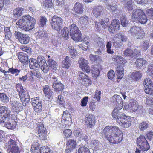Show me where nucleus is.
Segmentation results:
<instances>
[{
    "label": "nucleus",
    "mask_w": 153,
    "mask_h": 153,
    "mask_svg": "<svg viewBox=\"0 0 153 153\" xmlns=\"http://www.w3.org/2000/svg\"><path fill=\"white\" fill-rule=\"evenodd\" d=\"M117 123L123 128H128L131 124V119L130 117L127 116L125 114H123L121 116L118 117Z\"/></svg>",
    "instance_id": "4"
},
{
    "label": "nucleus",
    "mask_w": 153,
    "mask_h": 153,
    "mask_svg": "<svg viewBox=\"0 0 153 153\" xmlns=\"http://www.w3.org/2000/svg\"><path fill=\"white\" fill-rule=\"evenodd\" d=\"M83 9L82 4L76 2L73 8V14L76 15L78 14H81L83 13Z\"/></svg>",
    "instance_id": "22"
},
{
    "label": "nucleus",
    "mask_w": 153,
    "mask_h": 153,
    "mask_svg": "<svg viewBox=\"0 0 153 153\" xmlns=\"http://www.w3.org/2000/svg\"><path fill=\"white\" fill-rule=\"evenodd\" d=\"M62 32V35L64 39L65 40H67L69 36L68 28L66 27L64 28Z\"/></svg>",
    "instance_id": "48"
},
{
    "label": "nucleus",
    "mask_w": 153,
    "mask_h": 153,
    "mask_svg": "<svg viewBox=\"0 0 153 153\" xmlns=\"http://www.w3.org/2000/svg\"><path fill=\"white\" fill-rule=\"evenodd\" d=\"M80 67L82 70L87 73L90 72V67L88 65V62L83 58H80L78 61Z\"/></svg>",
    "instance_id": "15"
},
{
    "label": "nucleus",
    "mask_w": 153,
    "mask_h": 153,
    "mask_svg": "<svg viewBox=\"0 0 153 153\" xmlns=\"http://www.w3.org/2000/svg\"><path fill=\"white\" fill-rule=\"evenodd\" d=\"M52 87L54 89L55 91L57 93L61 92L64 89V85L61 82L58 83L56 85L55 84L53 85Z\"/></svg>",
    "instance_id": "33"
},
{
    "label": "nucleus",
    "mask_w": 153,
    "mask_h": 153,
    "mask_svg": "<svg viewBox=\"0 0 153 153\" xmlns=\"http://www.w3.org/2000/svg\"><path fill=\"white\" fill-rule=\"evenodd\" d=\"M143 12V10L140 9H136L134 10L132 13V19L134 20L137 21Z\"/></svg>",
    "instance_id": "25"
},
{
    "label": "nucleus",
    "mask_w": 153,
    "mask_h": 153,
    "mask_svg": "<svg viewBox=\"0 0 153 153\" xmlns=\"http://www.w3.org/2000/svg\"><path fill=\"white\" fill-rule=\"evenodd\" d=\"M18 58L20 62L24 65L27 64L29 62L28 56L25 53H21L18 56Z\"/></svg>",
    "instance_id": "24"
},
{
    "label": "nucleus",
    "mask_w": 153,
    "mask_h": 153,
    "mask_svg": "<svg viewBox=\"0 0 153 153\" xmlns=\"http://www.w3.org/2000/svg\"><path fill=\"white\" fill-rule=\"evenodd\" d=\"M70 33L71 37L74 41L81 40L80 36L81 34L76 24H73L71 25Z\"/></svg>",
    "instance_id": "7"
},
{
    "label": "nucleus",
    "mask_w": 153,
    "mask_h": 153,
    "mask_svg": "<svg viewBox=\"0 0 153 153\" xmlns=\"http://www.w3.org/2000/svg\"><path fill=\"white\" fill-rule=\"evenodd\" d=\"M76 153H77L76 152ZM78 153H90L89 149L86 147L82 146L79 148L78 152Z\"/></svg>",
    "instance_id": "57"
},
{
    "label": "nucleus",
    "mask_w": 153,
    "mask_h": 153,
    "mask_svg": "<svg viewBox=\"0 0 153 153\" xmlns=\"http://www.w3.org/2000/svg\"><path fill=\"white\" fill-rule=\"evenodd\" d=\"M106 8L113 14H116L119 11L117 5L114 3H108L106 4Z\"/></svg>",
    "instance_id": "21"
},
{
    "label": "nucleus",
    "mask_w": 153,
    "mask_h": 153,
    "mask_svg": "<svg viewBox=\"0 0 153 153\" xmlns=\"http://www.w3.org/2000/svg\"><path fill=\"white\" fill-rule=\"evenodd\" d=\"M114 103L116 104L118 107L122 108L123 106V100L121 97L118 95H114L112 97Z\"/></svg>",
    "instance_id": "23"
},
{
    "label": "nucleus",
    "mask_w": 153,
    "mask_h": 153,
    "mask_svg": "<svg viewBox=\"0 0 153 153\" xmlns=\"http://www.w3.org/2000/svg\"><path fill=\"white\" fill-rule=\"evenodd\" d=\"M122 108L120 107H116L115 108L112 113V116L113 118L117 120L118 118V117L120 116H121V115L123 114H124L123 113L120 114V111L122 109Z\"/></svg>",
    "instance_id": "26"
},
{
    "label": "nucleus",
    "mask_w": 153,
    "mask_h": 153,
    "mask_svg": "<svg viewBox=\"0 0 153 153\" xmlns=\"http://www.w3.org/2000/svg\"><path fill=\"white\" fill-rule=\"evenodd\" d=\"M138 102L136 100L131 99L130 100V103H129V110L131 111H132L135 112L137 110L139 111L140 113L142 112L141 110L142 107L140 106L138 107Z\"/></svg>",
    "instance_id": "17"
},
{
    "label": "nucleus",
    "mask_w": 153,
    "mask_h": 153,
    "mask_svg": "<svg viewBox=\"0 0 153 153\" xmlns=\"http://www.w3.org/2000/svg\"><path fill=\"white\" fill-rule=\"evenodd\" d=\"M120 21L121 25L123 27H126L128 24V20L126 16H121L120 18Z\"/></svg>",
    "instance_id": "49"
},
{
    "label": "nucleus",
    "mask_w": 153,
    "mask_h": 153,
    "mask_svg": "<svg viewBox=\"0 0 153 153\" xmlns=\"http://www.w3.org/2000/svg\"><path fill=\"white\" fill-rule=\"evenodd\" d=\"M8 144L11 149V151L12 153H20L19 149L14 140L10 139Z\"/></svg>",
    "instance_id": "19"
},
{
    "label": "nucleus",
    "mask_w": 153,
    "mask_h": 153,
    "mask_svg": "<svg viewBox=\"0 0 153 153\" xmlns=\"http://www.w3.org/2000/svg\"><path fill=\"white\" fill-rule=\"evenodd\" d=\"M9 101L8 97L4 93H0V102L4 103H7Z\"/></svg>",
    "instance_id": "45"
},
{
    "label": "nucleus",
    "mask_w": 153,
    "mask_h": 153,
    "mask_svg": "<svg viewBox=\"0 0 153 153\" xmlns=\"http://www.w3.org/2000/svg\"><path fill=\"white\" fill-rule=\"evenodd\" d=\"M29 40L30 37L27 34H23L19 41L21 44H27L29 43Z\"/></svg>",
    "instance_id": "44"
},
{
    "label": "nucleus",
    "mask_w": 153,
    "mask_h": 153,
    "mask_svg": "<svg viewBox=\"0 0 153 153\" xmlns=\"http://www.w3.org/2000/svg\"><path fill=\"white\" fill-rule=\"evenodd\" d=\"M146 60H144L143 58H138L136 62V65L137 67L140 68L142 66H145L147 64Z\"/></svg>",
    "instance_id": "36"
},
{
    "label": "nucleus",
    "mask_w": 153,
    "mask_h": 153,
    "mask_svg": "<svg viewBox=\"0 0 153 153\" xmlns=\"http://www.w3.org/2000/svg\"><path fill=\"white\" fill-rule=\"evenodd\" d=\"M121 133V131L116 126H106L103 129L105 137L110 143L113 144L117 143L122 141Z\"/></svg>",
    "instance_id": "1"
},
{
    "label": "nucleus",
    "mask_w": 153,
    "mask_h": 153,
    "mask_svg": "<svg viewBox=\"0 0 153 153\" xmlns=\"http://www.w3.org/2000/svg\"><path fill=\"white\" fill-rule=\"evenodd\" d=\"M20 70H18L16 68H10L9 69L8 73L10 72L13 74H14L16 76L18 75L19 73L20 72Z\"/></svg>",
    "instance_id": "60"
},
{
    "label": "nucleus",
    "mask_w": 153,
    "mask_h": 153,
    "mask_svg": "<svg viewBox=\"0 0 153 153\" xmlns=\"http://www.w3.org/2000/svg\"><path fill=\"white\" fill-rule=\"evenodd\" d=\"M39 145L37 142H34L31 145V152L32 153H39Z\"/></svg>",
    "instance_id": "34"
},
{
    "label": "nucleus",
    "mask_w": 153,
    "mask_h": 153,
    "mask_svg": "<svg viewBox=\"0 0 153 153\" xmlns=\"http://www.w3.org/2000/svg\"><path fill=\"white\" fill-rule=\"evenodd\" d=\"M94 41L97 43L98 46L100 48L95 52V54L101 55L102 53V50L103 47H105L103 39L101 38L98 37L94 39Z\"/></svg>",
    "instance_id": "18"
},
{
    "label": "nucleus",
    "mask_w": 153,
    "mask_h": 153,
    "mask_svg": "<svg viewBox=\"0 0 153 153\" xmlns=\"http://www.w3.org/2000/svg\"><path fill=\"white\" fill-rule=\"evenodd\" d=\"M120 27V24L119 20L115 19L111 22L108 30L111 33H114L115 31H117L119 30Z\"/></svg>",
    "instance_id": "13"
},
{
    "label": "nucleus",
    "mask_w": 153,
    "mask_h": 153,
    "mask_svg": "<svg viewBox=\"0 0 153 153\" xmlns=\"http://www.w3.org/2000/svg\"><path fill=\"white\" fill-rule=\"evenodd\" d=\"M137 143L138 148L141 150L147 151L150 148L148 142L143 135H140L137 139Z\"/></svg>",
    "instance_id": "6"
},
{
    "label": "nucleus",
    "mask_w": 153,
    "mask_h": 153,
    "mask_svg": "<svg viewBox=\"0 0 153 153\" xmlns=\"http://www.w3.org/2000/svg\"><path fill=\"white\" fill-rule=\"evenodd\" d=\"M86 124L88 128H93L94 126L95 120L94 116L91 115H87L85 119Z\"/></svg>",
    "instance_id": "12"
},
{
    "label": "nucleus",
    "mask_w": 153,
    "mask_h": 153,
    "mask_svg": "<svg viewBox=\"0 0 153 153\" xmlns=\"http://www.w3.org/2000/svg\"><path fill=\"white\" fill-rule=\"evenodd\" d=\"M63 21L61 17L56 15L53 16L50 21L52 29L56 31L60 30L62 26Z\"/></svg>",
    "instance_id": "3"
},
{
    "label": "nucleus",
    "mask_w": 153,
    "mask_h": 153,
    "mask_svg": "<svg viewBox=\"0 0 153 153\" xmlns=\"http://www.w3.org/2000/svg\"><path fill=\"white\" fill-rule=\"evenodd\" d=\"M40 68H39L33 69L30 71L31 75L34 76L37 78H40L42 76L41 74L40 71Z\"/></svg>",
    "instance_id": "46"
},
{
    "label": "nucleus",
    "mask_w": 153,
    "mask_h": 153,
    "mask_svg": "<svg viewBox=\"0 0 153 153\" xmlns=\"http://www.w3.org/2000/svg\"><path fill=\"white\" fill-rule=\"evenodd\" d=\"M74 136L76 137H78L80 138L82 137L83 132L80 128H77L74 130L73 132Z\"/></svg>",
    "instance_id": "55"
},
{
    "label": "nucleus",
    "mask_w": 153,
    "mask_h": 153,
    "mask_svg": "<svg viewBox=\"0 0 153 153\" xmlns=\"http://www.w3.org/2000/svg\"><path fill=\"white\" fill-rule=\"evenodd\" d=\"M124 55L126 57L133 58L137 54L134 53L132 50L129 48H127L124 51Z\"/></svg>",
    "instance_id": "37"
},
{
    "label": "nucleus",
    "mask_w": 153,
    "mask_h": 153,
    "mask_svg": "<svg viewBox=\"0 0 153 153\" xmlns=\"http://www.w3.org/2000/svg\"><path fill=\"white\" fill-rule=\"evenodd\" d=\"M37 61L40 68L45 73L48 71V67L44 58L41 56H38Z\"/></svg>",
    "instance_id": "11"
},
{
    "label": "nucleus",
    "mask_w": 153,
    "mask_h": 153,
    "mask_svg": "<svg viewBox=\"0 0 153 153\" xmlns=\"http://www.w3.org/2000/svg\"><path fill=\"white\" fill-rule=\"evenodd\" d=\"M79 22L82 24H84L86 22L90 23L91 22V20H89L88 17L85 16L81 17L79 19Z\"/></svg>",
    "instance_id": "54"
},
{
    "label": "nucleus",
    "mask_w": 153,
    "mask_h": 153,
    "mask_svg": "<svg viewBox=\"0 0 153 153\" xmlns=\"http://www.w3.org/2000/svg\"><path fill=\"white\" fill-rule=\"evenodd\" d=\"M103 12V7L100 5L95 7L93 10V13L96 17H98L102 15Z\"/></svg>",
    "instance_id": "27"
},
{
    "label": "nucleus",
    "mask_w": 153,
    "mask_h": 153,
    "mask_svg": "<svg viewBox=\"0 0 153 153\" xmlns=\"http://www.w3.org/2000/svg\"><path fill=\"white\" fill-rule=\"evenodd\" d=\"M92 62H97L99 61L100 59V57L97 55L90 54L89 56Z\"/></svg>",
    "instance_id": "62"
},
{
    "label": "nucleus",
    "mask_w": 153,
    "mask_h": 153,
    "mask_svg": "<svg viewBox=\"0 0 153 153\" xmlns=\"http://www.w3.org/2000/svg\"><path fill=\"white\" fill-rule=\"evenodd\" d=\"M142 14L140 15V17L138 18L137 21L139 22L141 24H145L147 22V19L146 15L143 12Z\"/></svg>",
    "instance_id": "51"
},
{
    "label": "nucleus",
    "mask_w": 153,
    "mask_h": 153,
    "mask_svg": "<svg viewBox=\"0 0 153 153\" xmlns=\"http://www.w3.org/2000/svg\"><path fill=\"white\" fill-rule=\"evenodd\" d=\"M35 23V19L33 17L28 15H25L17 22L16 24L21 30L27 31L34 27Z\"/></svg>",
    "instance_id": "2"
},
{
    "label": "nucleus",
    "mask_w": 153,
    "mask_h": 153,
    "mask_svg": "<svg viewBox=\"0 0 153 153\" xmlns=\"http://www.w3.org/2000/svg\"><path fill=\"white\" fill-rule=\"evenodd\" d=\"M5 123L4 126L9 129H13L16 126V123L13 120L10 119L9 120L4 122Z\"/></svg>",
    "instance_id": "31"
},
{
    "label": "nucleus",
    "mask_w": 153,
    "mask_h": 153,
    "mask_svg": "<svg viewBox=\"0 0 153 153\" xmlns=\"http://www.w3.org/2000/svg\"><path fill=\"white\" fill-rule=\"evenodd\" d=\"M133 36L136 37L137 39H140L144 36V32L140 27L136 26L132 27L129 31Z\"/></svg>",
    "instance_id": "9"
},
{
    "label": "nucleus",
    "mask_w": 153,
    "mask_h": 153,
    "mask_svg": "<svg viewBox=\"0 0 153 153\" xmlns=\"http://www.w3.org/2000/svg\"><path fill=\"white\" fill-rule=\"evenodd\" d=\"M142 76V73L140 71L133 72L131 75V78L133 79L137 80L140 79Z\"/></svg>",
    "instance_id": "42"
},
{
    "label": "nucleus",
    "mask_w": 153,
    "mask_h": 153,
    "mask_svg": "<svg viewBox=\"0 0 153 153\" xmlns=\"http://www.w3.org/2000/svg\"><path fill=\"white\" fill-rule=\"evenodd\" d=\"M11 113L10 109L5 106L0 107V122H5L10 120Z\"/></svg>",
    "instance_id": "5"
},
{
    "label": "nucleus",
    "mask_w": 153,
    "mask_h": 153,
    "mask_svg": "<svg viewBox=\"0 0 153 153\" xmlns=\"http://www.w3.org/2000/svg\"><path fill=\"white\" fill-rule=\"evenodd\" d=\"M28 63L30 68L31 69H35L39 67L36 60L33 58L30 59Z\"/></svg>",
    "instance_id": "35"
},
{
    "label": "nucleus",
    "mask_w": 153,
    "mask_h": 153,
    "mask_svg": "<svg viewBox=\"0 0 153 153\" xmlns=\"http://www.w3.org/2000/svg\"><path fill=\"white\" fill-rule=\"evenodd\" d=\"M52 152L47 146H42L40 149V153H48Z\"/></svg>",
    "instance_id": "56"
},
{
    "label": "nucleus",
    "mask_w": 153,
    "mask_h": 153,
    "mask_svg": "<svg viewBox=\"0 0 153 153\" xmlns=\"http://www.w3.org/2000/svg\"><path fill=\"white\" fill-rule=\"evenodd\" d=\"M144 87V91L146 94L151 95L153 93V84Z\"/></svg>",
    "instance_id": "52"
},
{
    "label": "nucleus",
    "mask_w": 153,
    "mask_h": 153,
    "mask_svg": "<svg viewBox=\"0 0 153 153\" xmlns=\"http://www.w3.org/2000/svg\"><path fill=\"white\" fill-rule=\"evenodd\" d=\"M9 27H6L4 28L5 37L6 39L10 40L11 37V33Z\"/></svg>",
    "instance_id": "43"
},
{
    "label": "nucleus",
    "mask_w": 153,
    "mask_h": 153,
    "mask_svg": "<svg viewBox=\"0 0 153 153\" xmlns=\"http://www.w3.org/2000/svg\"><path fill=\"white\" fill-rule=\"evenodd\" d=\"M37 36L41 40V46H44L47 45L49 41V39L47 33L44 31H39L37 33Z\"/></svg>",
    "instance_id": "10"
},
{
    "label": "nucleus",
    "mask_w": 153,
    "mask_h": 153,
    "mask_svg": "<svg viewBox=\"0 0 153 153\" xmlns=\"http://www.w3.org/2000/svg\"><path fill=\"white\" fill-rule=\"evenodd\" d=\"M48 68H50L51 69L56 70L57 68L58 65L57 62L52 59H49L48 60Z\"/></svg>",
    "instance_id": "38"
},
{
    "label": "nucleus",
    "mask_w": 153,
    "mask_h": 153,
    "mask_svg": "<svg viewBox=\"0 0 153 153\" xmlns=\"http://www.w3.org/2000/svg\"><path fill=\"white\" fill-rule=\"evenodd\" d=\"M66 145L68 148L73 149L76 145V141L74 139L68 140H67Z\"/></svg>",
    "instance_id": "40"
},
{
    "label": "nucleus",
    "mask_w": 153,
    "mask_h": 153,
    "mask_svg": "<svg viewBox=\"0 0 153 153\" xmlns=\"http://www.w3.org/2000/svg\"><path fill=\"white\" fill-rule=\"evenodd\" d=\"M93 69L92 70L93 74L98 76L100 72L99 67L96 65H94L93 67Z\"/></svg>",
    "instance_id": "61"
},
{
    "label": "nucleus",
    "mask_w": 153,
    "mask_h": 153,
    "mask_svg": "<svg viewBox=\"0 0 153 153\" xmlns=\"http://www.w3.org/2000/svg\"><path fill=\"white\" fill-rule=\"evenodd\" d=\"M62 121L64 122L65 123H67V121H71V115L68 111H65L63 112L62 116Z\"/></svg>",
    "instance_id": "32"
},
{
    "label": "nucleus",
    "mask_w": 153,
    "mask_h": 153,
    "mask_svg": "<svg viewBox=\"0 0 153 153\" xmlns=\"http://www.w3.org/2000/svg\"><path fill=\"white\" fill-rule=\"evenodd\" d=\"M43 91L45 96L48 99L52 98V96L53 94V92L49 88L48 85H45L43 88Z\"/></svg>",
    "instance_id": "29"
},
{
    "label": "nucleus",
    "mask_w": 153,
    "mask_h": 153,
    "mask_svg": "<svg viewBox=\"0 0 153 153\" xmlns=\"http://www.w3.org/2000/svg\"><path fill=\"white\" fill-rule=\"evenodd\" d=\"M11 105L12 110L16 113H19L22 110V104L18 101H12Z\"/></svg>",
    "instance_id": "16"
},
{
    "label": "nucleus",
    "mask_w": 153,
    "mask_h": 153,
    "mask_svg": "<svg viewBox=\"0 0 153 153\" xmlns=\"http://www.w3.org/2000/svg\"><path fill=\"white\" fill-rule=\"evenodd\" d=\"M124 7L128 10H132L133 8V1L132 0H129L127 2L124 4Z\"/></svg>",
    "instance_id": "53"
},
{
    "label": "nucleus",
    "mask_w": 153,
    "mask_h": 153,
    "mask_svg": "<svg viewBox=\"0 0 153 153\" xmlns=\"http://www.w3.org/2000/svg\"><path fill=\"white\" fill-rule=\"evenodd\" d=\"M44 2V6L46 8H51L53 5L51 0H45Z\"/></svg>",
    "instance_id": "58"
},
{
    "label": "nucleus",
    "mask_w": 153,
    "mask_h": 153,
    "mask_svg": "<svg viewBox=\"0 0 153 153\" xmlns=\"http://www.w3.org/2000/svg\"><path fill=\"white\" fill-rule=\"evenodd\" d=\"M71 65L70 60L68 56H66L62 61V66L63 68H68Z\"/></svg>",
    "instance_id": "39"
},
{
    "label": "nucleus",
    "mask_w": 153,
    "mask_h": 153,
    "mask_svg": "<svg viewBox=\"0 0 153 153\" xmlns=\"http://www.w3.org/2000/svg\"><path fill=\"white\" fill-rule=\"evenodd\" d=\"M147 73L151 77H153V64H149Z\"/></svg>",
    "instance_id": "59"
},
{
    "label": "nucleus",
    "mask_w": 153,
    "mask_h": 153,
    "mask_svg": "<svg viewBox=\"0 0 153 153\" xmlns=\"http://www.w3.org/2000/svg\"><path fill=\"white\" fill-rule=\"evenodd\" d=\"M57 102L59 105H63L65 103L63 97L61 95H59L58 96Z\"/></svg>",
    "instance_id": "63"
},
{
    "label": "nucleus",
    "mask_w": 153,
    "mask_h": 153,
    "mask_svg": "<svg viewBox=\"0 0 153 153\" xmlns=\"http://www.w3.org/2000/svg\"><path fill=\"white\" fill-rule=\"evenodd\" d=\"M20 97L22 102L25 101L28 103L30 100V96L28 92L25 90L19 94Z\"/></svg>",
    "instance_id": "30"
},
{
    "label": "nucleus",
    "mask_w": 153,
    "mask_h": 153,
    "mask_svg": "<svg viewBox=\"0 0 153 153\" xmlns=\"http://www.w3.org/2000/svg\"><path fill=\"white\" fill-rule=\"evenodd\" d=\"M124 69L123 67L119 66L116 68V72L117 73V76L118 79H122L123 76Z\"/></svg>",
    "instance_id": "41"
},
{
    "label": "nucleus",
    "mask_w": 153,
    "mask_h": 153,
    "mask_svg": "<svg viewBox=\"0 0 153 153\" xmlns=\"http://www.w3.org/2000/svg\"><path fill=\"white\" fill-rule=\"evenodd\" d=\"M113 46L116 48H118L121 46L123 45V42L120 41L118 37L115 38L114 40H113Z\"/></svg>",
    "instance_id": "50"
},
{
    "label": "nucleus",
    "mask_w": 153,
    "mask_h": 153,
    "mask_svg": "<svg viewBox=\"0 0 153 153\" xmlns=\"http://www.w3.org/2000/svg\"><path fill=\"white\" fill-rule=\"evenodd\" d=\"M80 79L81 84L86 87L88 86L91 84V80L88 76L82 72H80L79 76Z\"/></svg>",
    "instance_id": "14"
},
{
    "label": "nucleus",
    "mask_w": 153,
    "mask_h": 153,
    "mask_svg": "<svg viewBox=\"0 0 153 153\" xmlns=\"http://www.w3.org/2000/svg\"><path fill=\"white\" fill-rule=\"evenodd\" d=\"M38 132L40 138L42 140L47 139V131L43 124H41L38 127Z\"/></svg>",
    "instance_id": "20"
},
{
    "label": "nucleus",
    "mask_w": 153,
    "mask_h": 153,
    "mask_svg": "<svg viewBox=\"0 0 153 153\" xmlns=\"http://www.w3.org/2000/svg\"><path fill=\"white\" fill-rule=\"evenodd\" d=\"M31 101L33 108L35 112L39 113L42 110V101L39 97L31 98Z\"/></svg>",
    "instance_id": "8"
},
{
    "label": "nucleus",
    "mask_w": 153,
    "mask_h": 153,
    "mask_svg": "<svg viewBox=\"0 0 153 153\" xmlns=\"http://www.w3.org/2000/svg\"><path fill=\"white\" fill-rule=\"evenodd\" d=\"M24 9L22 8L18 7L15 9L13 11V15L14 19H17L22 14Z\"/></svg>",
    "instance_id": "28"
},
{
    "label": "nucleus",
    "mask_w": 153,
    "mask_h": 153,
    "mask_svg": "<svg viewBox=\"0 0 153 153\" xmlns=\"http://www.w3.org/2000/svg\"><path fill=\"white\" fill-rule=\"evenodd\" d=\"M146 14L150 17L151 19H153V8L147 9L146 11Z\"/></svg>",
    "instance_id": "64"
},
{
    "label": "nucleus",
    "mask_w": 153,
    "mask_h": 153,
    "mask_svg": "<svg viewBox=\"0 0 153 153\" xmlns=\"http://www.w3.org/2000/svg\"><path fill=\"white\" fill-rule=\"evenodd\" d=\"M149 126L148 122L143 121L139 125V128L140 130L144 131L148 128Z\"/></svg>",
    "instance_id": "47"
}]
</instances>
